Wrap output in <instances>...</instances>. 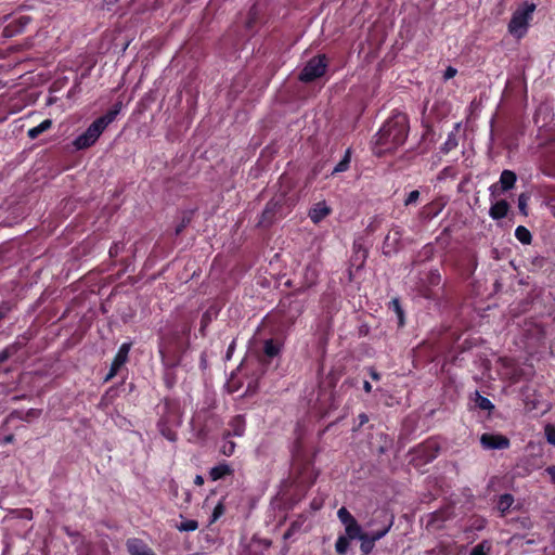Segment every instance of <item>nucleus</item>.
Returning <instances> with one entry per match:
<instances>
[{
  "label": "nucleus",
  "mask_w": 555,
  "mask_h": 555,
  "mask_svg": "<svg viewBox=\"0 0 555 555\" xmlns=\"http://www.w3.org/2000/svg\"><path fill=\"white\" fill-rule=\"evenodd\" d=\"M408 118L404 114L390 117L376 134V154L391 152L402 145L408 135Z\"/></svg>",
  "instance_id": "f257e3e1"
},
{
  "label": "nucleus",
  "mask_w": 555,
  "mask_h": 555,
  "mask_svg": "<svg viewBox=\"0 0 555 555\" xmlns=\"http://www.w3.org/2000/svg\"><path fill=\"white\" fill-rule=\"evenodd\" d=\"M373 521H379V527L372 529L369 532H364L363 539H361L360 550L364 555L372 553L375 547V543L383 539L393 526V515H389L385 511H379Z\"/></svg>",
  "instance_id": "f03ea898"
},
{
  "label": "nucleus",
  "mask_w": 555,
  "mask_h": 555,
  "mask_svg": "<svg viewBox=\"0 0 555 555\" xmlns=\"http://www.w3.org/2000/svg\"><path fill=\"white\" fill-rule=\"evenodd\" d=\"M534 11V3L522 2L515 10L508 23L509 34L518 39L522 38L528 30L529 22L531 21Z\"/></svg>",
  "instance_id": "7ed1b4c3"
},
{
  "label": "nucleus",
  "mask_w": 555,
  "mask_h": 555,
  "mask_svg": "<svg viewBox=\"0 0 555 555\" xmlns=\"http://www.w3.org/2000/svg\"><path fill=\"white\" fill-rule=\"evenodd\" d=\"M327 67L325 55H317L307 62L302 68L299 80L302 82H311L324 75Z\"/></svg>",
  "instance_id": "20e7f679"
},
{
  "label": "nucleus",
  "mask_w": 555,
  "mask_h": 555,
  "mask_svg": "<svg viewBox=\"0 0 555 555\" xmlns=\"http://www.w3.org/2000/svg\"><path fill=\"white\" fill-rule=\"evenodd\" d=\"M337 517L345 527V537L350 540L357 539L361 542L365 531H363L362 527L353 517V515L343 506L337 511Z\"/></svg>",
  "instance_id": "39448f33"
},
{
  "label": "nucleus",
  "mask_w": 555,
  "mask_h": 555,
  "mask_svg": "<svg viewBox=\"0 0 555 555\" xmlns=\"http://www.w3.org/2000/svg\"><path fill=\"white\" fill-rule=\"evenodd\" d=\"M105 129L94 120L88 129L73 142L76 150H83L93 145Z\"/></svg>",
  "instance_id": "423d86ee"
},
{
  "label": "nucleus",
  "mask_w": 555,
  "mask_h": 555,
  "mask_svg": "<svg viewBox=\"0 0 555 555\" xmlns=\"http://www.w3.org/2000/svg\"><path fill=\"white\" fill-rule=\"evenodd\" d=\"M480 443L487 450H504L509 447V440L503 435L482 434Z\"/></svg>",
  "instance_id": "0eeeda50"
},
{
  "label": "nucleus",
  "mask_w": 555,
  "mask_h": 555,
  "mask_svg": "<svg viewBox=\"0 0 555 555\" xmlns=\"http://www.w3.org/2000/svg\"><path fill=\"white\" fill-rule=\"evenodd\" d=\"M129 351H130V344L125 343L119 347L118 352L112 362L111 370H109L107 376L105 377L106 382L109 380L111 378H113L117 374L119 369L127 362Z\"/></svg>",
  "instance_id": "6e6552de"
},
{
  "label": "nucleus",
  "mask_w": 555,
  "mask_h": 555,
  "mask_svg": "<svg viewBox=\"0 0 555 555\" xmlns=\"http://www.w3.org/2000/svg\"><path fill=\"white\" fill-rule=\"evenodd\" d=\"M414 453L418 457L423 459L424 462H430L437 457V455L439 453V446L435 441H427V442L418 446L414 450Z\"/></svg>",
  "instance_id": "1a4fd4ad"
},
{
  "label": "nucleus",
  "mask_w": 555,
  "mask_h": 555,
  "mask_svg": "<svg viewBox=\"0 0 555 555\" xmlns=\"http://www.w3.org/2000/svg\"><path fill=\"white\" fill-rule=\"evenodd\" d=\"M332 208L327 205V203L325 201H321L315 203L310 208L308 216L313 223L318 224L327 216H330Z\"/></svg>",
  "instance_id": "9d476101"
},
{
  "label": "nucleus",
  "mask_w": 555,
  "mask_h": 555,
  "mask_svg": "<svg viewBox=\"0 0 555 555\" xmlns=\"http://www.w3.org/2000/svg\"><path fill=\"white\" fill-rule=\"evenodd\" d=\"M126 546L130 555H156L155 552L140 539H129Z\"/></svg>",
  "instance_id": "9b49d317"
},
{
  "label": "nucleus",
  "mask_w": 555,
  "mask_h": 555,
  "mask_svg": "<svg viewBox=\"0 0 555 555\" xmlns=\"http://www.w3.org/2000/svg\"><path fill=\"white\" fill-rule=\"evenodd\" d=\"M41 412L42 411L40 409H29L27 411L14 410L8 415L7 422L9 423L14 420H20L29 423L39 418Z\"/></svg>",
  "instance_id": "f8f14e48"
},
{
  "label": "nucleus",
  "mask_w": 555,
  "mask_h": 555,
  "mask_svg": "<svg viewBox=\"0 0 555 555\" xmlns=\"http://www.w3.org/2000/svg\"><path fill=\"white\" fill-rule=\"evenodd\" d=\"M402 232L399 227L392 228L385 237L384 249L385 253H391L397 248L401 238Z\"/></svg>",
  "instance_id": "ddd939ff"
},
{
  "label": "nucleus",
  "mask_w": 555,
  "mask_h": 555,
  "mask_svg": "<svg viewBox=\"0 0 555 555\" xmlns=\"http://www.w3.org/2000/svg\"><path fill=\"white\" fill-rule=\"evenodd\" d=\"M230 430L225 434V437L236 436L242 437L245 431V421L241 415L233 417L229 424Z\"/></svg>",
  "instance_id": "4468645a"
},
{
  "label": "nucleus",
  "mask_w": 555,
  "mask_h": 555,
  "mask_svg": "<svg viewBox=\"0 0 555 555\" xmlns=\"http://www.w3.org/2000/svg\"><path fill=\"white\" fill-rule=\"evenodd\" d=\"M508 204L506 201H499L490 207V216L492 219H502L507 215Z\"/></svg>",
  "instance_id": "2eb2a0df"
},
{
  "label": "nucleus",
  "mask_w": 555,
  "mask_h": 555,
  "mask_svg": "<svg viewBox=\"0 0 555 555\" xmlns=\"http://www.w3.org/2000/svg\"><path fill=\"white\" fill-rule=\"evenodd\" d=\"M233 473V469L227 463H221L212 467L209 472L210 478L216 481Z\"/></svg>",
  "instance_id": "dca6fc26"
},
{
  "label": "nucleus",
  "mask_w": 555,
  "mask_h": 555,
  "mask_svg": "<svg viewBox=\"0 0 555 555\" xmlns=\"http://www.w3.org/2000/svg\"><path fill=\"white\" fill-rule=\"evenodd\" d=\"M52 127V120L51 119H44L41 121L38 126L30 128L27 131V135L29 139L34 140L38 138L41 133L49 130Z\"/></svg>",
  "instance_id": "f3484780"
},
{
  "label": "nucleus",
  "mask_w": 555,
  "mask_h": 555,
  "mask_svg": "<svg viewBox=\"0 0 555 555\" xmlns=\"http://www.w3.org/2000/svg\"><path fill=\"white\" fill-rule=\"evenodd\" d=\"M516 182V175L511 170H503L500 177V184L503 191L511 190Z\"/></svg>",
  "instance_id": "a211bd4d"
},
{
  "label": "nucleus",
  "mask_w": 555,
  "mask_h": 555,
  "mask_svg": "<svg viewBox=\"0 0 555 555\" xmlns=\"http://www.w3.org/2000/svg\"><path fill=\"white\" fill-rule=\"evenodd\" d=\"M514 503V498L512 494H503L499 498L498 501V509L500 511L501 515H505V513L511 508V506Z\"/></svg>",
  "instance_id": "6ab92c4d"
},
{
  "label": "nucleus",
  "mask_w": 555,
  "mask_h": 555,
  "mask_svg": "<svg viewBox=\"0 0 555 555\" xmlns=\"http://www.w3.org/2000/svg\"><path fill=\"white\" fill-rule=\"evenodd\" d=\"M515 236L522 244H530L531 238H532L530 231L522 225H518L516 228Z\"/></svg>",
  "instance_id": "aec40b11"
},
{
  "label": "nucleus",
  "mask_w": 555,
  "mask_h": 555,
  "mask_svg": "<svg viewBox=\"0 0 555 555\" xmlns=\"http://www.w3.org/2000/svg\"><path fill=\"white\" fill-rule=\"evenodd\" d=\"M350 159H351L350 150H347L344 158L333 169L332 175H336V173L346 171L349 168Z\"/></svg>",
  "instance_id": "412c9836"
},
{
  "label": "nucleus",
  "mask_w": 555,
  "mask_h": 555,
  "mask_svg": "<svg viewBox=\"0 0 555 555\" xmlns=\"http://www.w3.org/2000/svg\"><path fill=\"white\" fill-rule=\"evenodd\" d=\"M349 541H350V539H348L345 535L338 537L336 540V543H335V551L339 555H345L349 548Z\"/></svg>",
  "instance_id": "4be33fe9"
},
{
  "label": "nucleus",
  "mask_w": 555,
  "mask_h": 555,
  "mask_svg": "<svg viewBox=\"0 0 555 555\" xmlns=\"http://www.w3.org/2000/svg\"><path fill=\"white\" fill-rule=\"evenodd\" d=\"M491 551V544L488 541H482L477 544L470 552V555H489Z\"/></svg>",
  "instance_id": "5701e85b"
},
{
  "label": "nucleus",
  "mask_w": 555,
  "mask_h": 555,
  "mask_svg": "<svg viewBox=\"0 0 555 555\" xmlns=\"http://www.w3.org/2000/svg\"><path fill=\"white\" fill-rule=\"evenodd\" d=\"M118 115V109H111L106 115L95 119L105 129Z\"/></svg>",
  "instance_id": "b1692460"
},
{
  "label": "nucleus",
  "mask_w": 555,
  "mask_h": 555,
  "mask_svg": "<svg viewBox=\"0 0 555 555\" xmlns=\"http://www.w3.org/2000/svg\"><path fill=\"white\" fill-rule=\"evenodd\" d=\"M279 352H280V347L272 339L266 340L264 353L268 357H271V358L275 357L279 354Z\"/></svg>",
  "instance_id": "393cba45"
},
{
  "label": "nucleus",
  "mask_w": 555,
  "mask_h": 555,
  "mask_svg": "<svg viewBox=\"0 0 555 555\" xmlns=\"http://www.w3.org/2000/svg\"><path fill=\"white\" fill-rule=\"evenodd\" d=\"M229 437L224 436V441L220 448V451L225 456H231L235 450V443L231 440H228Z\"/></svg>",
  "instance_id": "a878e982"
},
{
  "label": "nucleus",
  "mask_w": 555,
  "mask_h": 555,
  "mask_svg": "<svg viewBox=\"0 0 555 555\" xmlns=\"http://www.w3.org/2000/svg\"><path fill=\"white\" fill-rule=\"evenodd\" d=\"M198 528V522L193 519H188L177 525L179 531H195Z\"/></svg>",
  "instance_id": "bb28decb"
},
{
  "label": "nucleus",
  "mask_w": 555,
  "mask_h": 555,
  "mask_svg": "<svg viewBox=\"0 0 555 555\" xmlns=\"http://www.w3.org/2000/svg\"><path fill=\"white\" fill-rule=\"evenodd\" d=\"M305 278H306L308 286L313 285L318 278L317 269L311 266L307 267L306 272H305Z\"/></svg>",
  "instance_id": "cd10ccee"
},
{
  "label": "nucleus",
  "mask_w": 555,
  "mask_h": 555,
  "mask_svg": "<svg viewBox=\"0 0 555 555\" xmlns=\"http://www.w3.org/2000/svg\"><path fill=\"white\" fill-rule=\"evenodd\" d=\"M457 146V140L454 133H450L447 141L442 145V151L444 153L450 152L451 150L455 149Z\"/></svg>",
  "instance_id": "c85d7f7f"
},
{
  "label": "nucleus",
  "mask_w": 555,
  "mask_h": 555,
  "mask_svg": "<svg viewBox=\"0 0 555 555\" xmlns=\"http://www.w3.org/2000/svg\"><path fill=\"white\" fill-rule=\"evenodd\" d=\"M158 427H159V430H160L162 435L166 439H168L169 441H176L177 435H176L175 431H172L171 429L167 428L163 423H159Z\"/></svg>",
  "instance_id": "c756f323"
},
{
  "label": "nucleus",
  "mask_w": 555,
  "mask_h": 555,
  "mask_svg": "<svg viewBox=\"0 0 555 555\" xmlns=\"http://www.w3.org/2000/svg\"><path fill=\"white\" fill-rule=\"evenodd\" d=\"M544 431L547 442L555 446V426L547 424L544 428Z\"/></svg>",
  "instance_id": "7c9ffc66"
},
{
  "label": "nucleus",
  "mask_w": 555,
  "mask_h": 555,
  "mask_svg": "<svg viewBox=\"0 0 555 555\" xmlns=\"http://www.w3.org/2000/svg\"><path fill=\"white\" fill-rule=\"evenodd\" d=\"M477 404L482 410H491V409H493L492 402L488 398H485V397H481V396H478Z\"/></svg>",
  "instance_id": "2f4dec72"
},
{
  "label": "nucleus",
  "mask_w": 555,
  "mask_h": 555,
  "mask_svg": "<svg viewBox=\"0 0 555 555\" xmlns=\"http://www.w3.org/2000/svg\"><path fill=\"white\" fill-rule=\"evenodd\" d=\"M224 513V506L222 503H218L212 512L210 522H215Z\"/></svg>",
  "instance_id": "473e14b6"
},
{
  "label": "nucleus",
  "mask_w": 555,
  "mask_h": 555,
  "mask_svg": "<svg viewBox=\"0 0 555 555\" xmlns=\"http://www.w3.org/2000/svg\"><path fill=\"white\" fill-rule=\"evenodd\" d=\"M527 203H528V196L524 193L520 194L518 196V208L525 215H527V211H526Z\"/></svg>",
  "instance_id": "72a5a7b5"
},
{
  "label": "nucleus",
  "mask_w": 555,
  "mask_h": 555,
  "mask_svg": "<svg viewBox=\"0 0 555 555\" xmlns=\"http://www.w3.org/2000/svg\"><path fill=\"white\" fill-rule=\"evenodd\" d=\"M418 197H420L418 191L415 190V191L410 192L404 201V205L408 206V205L416 203Z\"/></svg>",
  "instance_id": "f704fd0d"
},
{
  "label": "nucleus",
  "mask_w": 555,
  "mask_h": 555,
  "mask_svg": "<svg viewBox=\"0 0 555 555\" xmlns=\"http://www.w3.org/2000/svg\"><path fill=\"white\" fill-rule=\"evenodd\" d=\"M299 530V525L297 522H293L287 531L284 533L283 538L285 540L289 539L296 531Z\"/></svg>",
  "instance_id": "c9c22d12"
},
{
  "label": "nucleus",
  "mask_w": 555,
  "mask_h": 555,
  "mask_svg": "<svg viewBox=\"0 0 555 555\" xmlns=\"http://www.w3.org/2000/svg\"><path fill=\"white\" fill-rule=\"evenodd\" d=\"M378 512L374 513L373 516L371 517V519L369 521H366L365 524V528L366 529H376L379 527V521H373L374 520V516L377 514Z\"/></svg>",
  "instance_id": "e433bc0d"
},
{
  "label": "nucleus",
  "mask_w": 555,
  "mask_h": 555,
  "mask_svg": "<svg viewBox=\"0 0 555 555\" xmlns=\"http://www.w3.org/2000/svg\"><path fill=\"white\" fill-rule=\"evenodd\" d=\"M456 75V69L453 68V67H448L444 72V79L448 80V79H451L453 78L454 76Z\"/></svg>",
  "instance_id": "4c0bfd02"
},
{
  "label": "nucleus",
  "mask_w": 555,
  "mask_h": 555,
  "mask_svg": "<svg viewBox=\"0 0 555 555\" xmlns=\"http://www.w3.org/2000/svg\"><path fill=\"white\" fill-rule=\"evenodd\" d=\"M545 472L551 477V480L555 483V465L547 467Z\"/></svg>",
  "instance_id": "58836bf2"
},
{
  "label": "nucleus",
  "mask_w": 555,
  "mask_h": 555,
  "mask_svg": "<svg viewBox=\"0 0 555 555\" xmlns=\"http://www.w3.org/2000/svg\"><path fill=\"white\" fill-rule=\"evenodd\" d=\"M392 304H393L395 309L397 310V312L399 314L400 321L402 322V311L400 310L399 301L397 299H393Z\"/></svg>",
  "instance_id": "ea45409f"
},
{
  "label": "nucleus",
  "mask_w": 555,
  "mask_h": 555,
  "mask_svg": "<svg viewBox=\"0 0 555 555\" xmlns=\"http://www.w3.org/2000/svg\"><path fill=\"white\" fill-rule=\"evenodd\" d=\"M370 372V376L374 379V380H378L380 378V375L374 370V369H370L369 370Z\"/></svg>",
  "instance_id": "a19ab883"
},
{
  "label": "nucleus",
  "mask_w": 555,
  "mask_h": 555,
  "mask_svg": "<svg viewBox=\"0 0 555 555\" xmlns=\"http://www.w3.org/2000/svg\"><path fill=\"white\" fill-rule=\"evenodd\" d=\"M194 483H195L196 486H203V485H204V478H203V476H201V475H196V476H195V479H194Z\"/></svg>",
  "instance_id": "79ce46f5"
},
{
  "label": "nucleus",
  "mask_w": 555,
  "mask_h": 555,
  "mask_svg": "<svg viewBox=\"0 0 555 555\" xmlns=\"http://www.w3.org/2000/svg\"><path fill=\"white\" fill-rule=\"evenodd\" d=\"M9 358V351L3 350L0 352V363L4 362Z\"/></svg>",
  "instance_id": "37998d69"
},
{
  "label": "nucleus",
  "mask_w": 555,
  "mask_h": 555,
  "mask_svg": "<svg viewBox=\"0 0 555 555\" xmlns=\"http://www.w3.org/2000/svg\"><path fill=\"white\" fill-rule=\"evenodd\" d=\"M359 418H360V425H363L369 422V417L365 414H360Z\"/></svg>",
  "instance_id": "c03bdc74"
},
{
  "label": "nucleus",
  "mask_w": 555,
  "mask_h": 555,
  "mask_svg": "<svg viewBox=\"0 0 555 555\" xmlns=\"http://www.w3.org/2000/svg\"><path fill=\"white\" fill-rule=\"evenodd\" d=\"M363 388H364V390H365L366 392H371V391H372V385H371L367 380H365V382L363 383Z\"/></svg>",
  "instance_id": "a18cd8bd"
},
{
  "label": "nucleus",
  "mask_w": 555,
  "mask_h": 555,
  "mask_svg": "<svg viewBox=\"0 0 555 555\" xmlns=\"http://www.w3.org/2000/svg\"><path fill=\"white\" fill-rule=\"evenodd\" d=\"M485 525H486V520L485 519H480V520H478V524L476 525L475 528L478 529V530H481L485 527Z\"/></svg>",
  "instance_id": "49530a36"
},
{
  "label": "nucleus",
  "mask_w": 555,
  "mask_h": 555,
  "mask_svg": "<svg viewBox=\"0 0 555 555\" xmlns=\"http://www.w3.org/2000/svg\"><path fill=\"white\" fill-rule=\"evenodd\" d=\"M496 190V184L490 186L491 194L494 195Z\"/></svg>",
  "instance_id": "de8ad7c7"
},
{
  "label": "nucleus",
  "mask_w": 555,
  "mask_h": 555,
  "mask_svg": "<svg viewBox=\"0 0 555 555\" xmlns=\"http://www.w3.org/2000/svg\"><path fill=\"white\" fill-rule=\"evenodd\" d=\"M120 108H121V103H117V104H115L113 109H118V113H119Z\"/></svg>",
  "instance_id": "09e8293b"
},
{
  "label": "nucleus",
  "mask_w": 555,
  "mask_h": 555,
  "mask_svg": "<svg viewBox=\"0 0 555 555\" xmlns=\"http://www.w3.org/2000/svg\"><path fill=\"white\" fill-rule=\"evenodd\" d=\"M184 227L185 223L183 222L180 227L177 228V233H180Z\"/></svg>",
  "instance_id": "8fccbe9b"
},
{
  "label": "nucleus",
  "mask_w": 555,
  "mask_h": 555,
  "mask_svg": "<svg viewBox=\"0 0 555 555\" xmlns=\"http://www.w3.org/2000/svg\"><path fill=\"white\" fill-rule=\"evenodd\" d=\"M12 440H13V437H12V436H9V437H7V438H5V441H7V442H11Z\"/></svg>",
  "instance_id": "3c124183"
}]
</instances>
